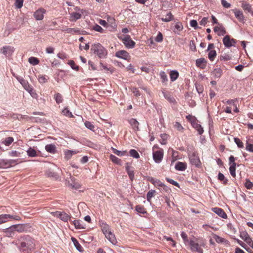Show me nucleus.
<instances>
[{
	"label": "nucleus",
	"mask_w": 253,
	"mask_h": 253,
	"mask_svg": "<svg viewBox=\"0 0 253 253\" xmlns=\"http://www.w3.org/2000/svg\"><path fill=\"white\" fill-rule=\"evenodd\" d=\"M34 240L29 236L21 238L19 249L21 253H31L35 249Z\"/></svg>",
	"instance_id": "1"
},
{
	"label": "nucleus",
	"mask_w": 253,
	"mask_h": 253,
	"mask_svg": "<svg viewBox=\"0 0 253 253\" xmlns=\"http://www.w3.org/2000/svg\"><path fill=\"white\" fill-rule=\"evenodd\" d=\"M91 51L100 58H105L107 55V50L99 43L92 45Z\"/></svg>",
	"instance_id": "2"
},
{
	"label": "nucleus",
	"mask_w": 253,
	"mask_h": 253,
	"mask_svg": "<svg viewBox=\"0 0 253 253\" xmlns=\"http://www.w3.org/2000/svg\"><path fill=\"white\" fill-rule=\"evenodd\" d=\"M189 244L191 250L192 252H197L198 253H203V250L201 247H204L205 245L204 240L199 239L197 240V241L191 240Z\"/></svg>",
	"instance_id": "3"
},
{
	"label": "nucleus",
	"mask_w": 253,
	"mask_h": 253,
	"mask_svg": "<svg viewBox=\"0 0 253 253\" xmlns=\"http://www.w3.org/2000/svg\"><path fill=\"white\" fill-rule=\"evenodd\" d=\"M54 216L59 218L64 222H67L68 220H71V216L65 212L55 211L51 213Z\"/></svg>",
	"instance_id": "4"
},
{
	"label": "nucleus",
	"mask_w": 253,
	"mask_h": 253,
	"mask_svg": "<svg viewBox=\"0 0 253 253\" xmlns=\"http://www.w3.org/2000/svg\"><path fill=\"white\" fill-rule=\"evenodd\" d=\"M223 43L226 47L229 48L231 46H235L236 41L234 39H231L229 36L226 35L223 39Z\"/></svg>",
	"instance_id": "5"
},
{
	"label": "nucleus",
	"mask_w": 253,
	"mask_h": 253,
	"mask_svg": "<svg viewBox=\"0 0 253 253\" xmlns=\"http://www.w3.org/2000/svg\"><path fill=\"white\" fill-rule=\"evenodd\" d=\"M164 156V152L163 150L155 151L153 153V158L156 163H160Z\"/></svg>",
	"instance_id": "6"
},
{
	"label": "nucleus",
	"mask_w": 253,
	"mask_h": 253,
	"mask_svg": "<svg viewBox=\"0 0 253 253\" xmlns=\"http://www.w3.org/2000/svg\"><path fill=\"white\" fill-rule=\"evenodd\" d=\"M14 51L13 47L11 46H4L0 49V53L6 57L10 56Z\"/></svg>",
	"instance_id": "7"
},
{
	"label": "nucleus",
	"mask_w": 253,
	"mask_h": 253,
	"mask_svg": "<svg viewBox=\"0 0 253 253\" xmlns=\"http://www.w3.org/2000/svg\"><path fill=\"white\" fill-rule=\"evenodd\" d=\"M123 42L125 46L129 48H133L135 45V42L133 41L129 36L126 35L123 39Z\"/></svg>",
	"instance_id": "8"
},
{
	"label": "nucleus",
	"mask_w": 253,
	"mask_h": 253,
	"mask_svg": "<svg viewBox=\"0 0 253 253\" xmlns=\"http://www.w3.org/2000/svg\"><path fill=\"white\" fill-rule=\"evenodd\" d=\"M189 160L191 163L196 166L199 167L200 165V161L198 155L194 152L189 155Z\"/></svg>",
	"instance_id": "9"
},
{
	"label": "nucleus",
	"mask_w": 253,
	"mask_h": 253,
	"mask_svg": "<svg viewBox=\"0 0 253 253\" xmlns=\"http://www.w3.org/2000/svg\"><path fill=\"white\" fill-rule=\"evenodd\" d=\"M46 10L43 8H40L37 10L34 13V17L37 20H42L44 17V14Z\"/></svg>",
	"instance_id": "10"
},
{
	"label": "nucleus",
	"mask_w": 253,
	"mask_h": 253,
	"mask_svg": "<svg viewBox=\"0 0 253 253\" xmlns=\"http://www.w3.org/2000/svg\"><path fill=\"white\" fill-rule=\"evenodd\" d=\"M26 225L24 224H17L11 226L9 229L10 230L9 232H13L14 231H17L18 232H23L25 231L26 229ZM7 232H9V231H6Z\"/></svg>",
	"instance_id": "11"
},
{
	"label": "nucleus",
	"mask_w": 253,
	"mask_h": 253,
	"mask_svg": "<svg viewBox=\"0 0 253 253\" xmlns=\"http://www.w3.org/2000/svg\"><path fill=\"white\" fill-rule=\"evenodd\" d=\"M232 11L234 12L235 16L236 18L241 22H245V17L244 16L243 12L236 8L232 9Z\"/></svg>",
	"instance_id": "12"
},
{
	"label": "nucleus",
	"mask_w": 253,
	"mask_h": 253,
	"mask_svg": "<svg viewBox=\"0 0 253 253\" xmlns=\"http://www.w3.org/2000/svg\"><path fill=\"white\" fill-rule=\"evenodd\" d=\"M218 26L214 28L213 31L217 33L218 36H224L226 33V30L221 24H218Z\"/></svg>",
	"instance_id": "13"
},
{
	"label": "nucleus",
	"mask_w": 253,
	"mask_h": 253,
	"mask_svg": "<svg viewBox=\"0 0 253 253\" xmlns=\"http://www.w3.org/2000/svg\"><path fill=\"white\" fill-rule=\"evenodd\" d=\"M115 55L118 58H122L125 60L127 59V58L129 57L128 53L124 50L117 51Z\"/></svg>",
	"instance_id": "14"
},
{
	"label": "nucleus",
	"mask_w": 253,
	"mask_h": 253,
	"mask_svg": "<svg viewBox=\"0 0 253 253\" xmlns=\"http://www.w3.org/2000/svg\"><path fill=\"white\" fill-rule=\"evenodd\" d=\"M23 87L31 94V95L35 98L38 97L37 94L33 91V88L31 85L27 83L24 85Z\"/></svg>",
	"instance_id": "15"
},
{
	"label": "nucleus",
	"mask_w": 253,
	"mask_h": 253,
	"mask_svg": "<svg viewBox=\"0 0 253 253\" xmlns=\"http://www.w3.org/2000/svg\"><path fill=\"white\" fill-rule=\"evenodd\" d=\"M105 237L113 245H116L117 243V239L115 237V235L112 232H110L106 233L105 235Z\"/></svg>",
	"instance_id": "16"
},
{
	"label": "nucleus",
	"mask_w": 253,
	"mask_h": 253,
	"mask_svg": "<svg viewBox=\"0 0 253 253\" xmlns=\"http://www.w3.org/2000/svg\"><path fill=\"white\" fill-rule=\"evenodd\" d=\"M212 211L216 214H217L218 215H219V216L223 218H226L227 217L226 213L221 208H214L212 209Z\"/></svg>",
	"instance_id": "17"
},
{
	"label": "nucleus",
	"mask_w": 253,
	"mask_h": 253,
	"mask_svg": "<svg viewBox=\"0 0 253 253\" xmlns=\"http://www.w3.org/2000/svg\"><path fill=\"white\" fill-rule=\"evenodd\" d=\"M72 222L77 229H84L85 228V225L80 220H74L72 221Z\"/></svg>",
	"instance_id": "18"
},
{
	"label": "nucleus",
	"mask_w": 253,
	"mask_h": 253,
	"mask_svg": "<svg viewBox=\"0 0 253 253\" xmlns=\"http://www.w3.org/2000/svg\"><path fill=\"white\" fill-rule=\"evenodd\" d=\"M126 169L127 171V173L128 175V176L130 179L132 181L134 179V173L133 169L131 168L128 164V163L126 164Z\"/></svg>",
	"instance_id": "19"
},
{
	"label": "nucleus",
	"mask_w": 253,
	"mask_h": 253,
	"mask_svg": "<svg viewBox=\"0 0 253 253\" xmlns=\"http://www.w3.org/2000/svg\"><path fill=\"white\" fill-rule=\"evenodd\" d=\"M222 74V71L219 67H217L214 69L211 72V75L213 76L214 79L220 78Z\"/></svg>",
	"instance_id": "20"
},
{
	"label": "nucleus",
	"mask_w": 253,
	"mask_h": 253,
	"mask_svg": "<svg viewBox=\"0 0 253 253\" xmlns=\"http://www.w3.org/2000/svg\"><path fill=\"white\" fill-rule=\"evenodd\" d=\"M241 6L244 11L250 13L253 16V11L252 10V6L250 4L245 1H242Z\"/></svg>",
	"instance_id": "21"
},
{
	"label": "nucleus",
	"mask_w": 253,
	"mask_h": 253,
	"mask_svg": "<svg viewBox=\"0 0 253 253\" xmlns=\"http://www.w3.org/2000/svg\"><path fill=\"white\" fill-rule=\"evenodd\" d=\"M183 26L182 23L180 22H176L174 25V28L173 29V32L176 34L179 35L180 32L183 30Z\"/></svg>",
	"instance_id": "22"
},
{
	"label": "nucleus",
	"mask_w": 253,
	"mask_h": 253,
	"mask_svg": "<svg viewBox=\"0 0 253 253\" xmlns=\"http://www.w3.org/2000/svg\"><path fill=\"white\" fill-rule=\"evenodd\" d=\"M100 226L101 230L104 235L111 231L110 226L105 222H102L100 224Z\"/></svg>",
	"instance_id": "23"
},
{
	"label": "nucleus",
	"mask_w": 253,
	"mask_h": 253,
	"mask_svg": "<svg viewBox=\"0 0 253 253\" xmlns=\"http://www.w3.org/2000/svg\"><path fill=\"white\" fill-rule=\"evenodd\" d=\"M192 126L196 129V130L198 132L199 134H202L204 132L203 128L202 126L199 124L197 122V121L193 123L192 124Z\"/></svg>",
	"instance_id": "24"
},
{
	"label": "nucleus",
	"mask_w": 253,
	"mask_h": 253,
	"mask_svg": "<svg viewBox=\"0 0 253 253\" xmlns=\"http://www.w3.org/2000/svg\"><path fill=\"white\" fill-rule=\"evenodd\" d=\"M73 179L74 178L71 177V180L72 181V183H70V181H69L68 182V183L67 184V185L69 187H71L72 188H74L76 189H79L81 187L80 184L78 182L74 181Z\"/></svg>",
	"instance_id": "25"
},
{
	"label": "nucleus",
	"mask_w": 253,
	"mask_h": 253,
	"mask_svg": "<svg viewBox=\"0 0 253 253\" xmlns=\"http://www.w3.org/2000/svg\"><path fill=\"white\" fill-rule=\"evenodd\" d=\"M27 154L29 157H35L38 156V154L36 150L32 147H30L26 151Z\"/></svg>",
	"instance_id": "26"
},
{
	"label": "nucleus",
	"mask_w": 253,
	"mask_h": 253,
	"mask_svg": "<svg viewBox=\"0 0 253 253\" xmlns=\"http://www.w3.org/2000/svg\"><path fill=\"white\" fill-rule=\"evenodd\" d=\"M186 164L184 163L178 162H177L175 166V168L176 170L180 171H184L186 169Z\"/></svg>",
	"instance_id": "27"
},
{
	"label": "nucleus",
	"mask_w": 253,
	"mask_h": 253,
	"mask_svg": "<svg viewBox=\"0 0 253 253\" xmlns=\"http://www.w3.org/2000/svg\"><path fill=\"white\" fill-rule=\"evenodd\" d=\"M12 217L13 215L10 214H3L0 215V224L8 221L9 219Z\"/></svg>",
	"instance_id": "28"
},
{
	"label": "nucleus",
	"mask_w": 253,
	"mask_h": 253,
	"mask_svg": "<svg viewBox=\"0 0 253 253\" xmlns=\"http://www.w3.org/2000/svg\"><path fill=\"white\" fill-rule=\"evenodd\" d=\"M56 146L52 144H47L45 146L46 151L50 153H55L56 152Z\"/></svg>",
	"instance_id": "29"
},
{
	"label": "nucleus",
	"mask_w": 253,
	"mask_h": 253,
	"mask_svg": "<svg viewBox=\"0 0 253 253\" xmlns=\"http://www.w3.org/2000/svg\"><path fill=\"white\" fill-rule=\"evenodd\" d=\"M149 180L151 183H152L155 186L161 187L163 184L160 180L155 179L153 177H150L149 178Z\"/></svg>",
	"instance_id": "30"
},
{
	"label": "nucleus",
	"mask_w": 253,
	"mask_h": 253,
	"mask_svg": "<svg viewBox=\"0 0 253 253\" xmlns=\"http://www.w3.org/2000/svg\"><path fill=\"white\" fill-rule=\"evenodd\" d=\"M129 123L135 130H139V127H138L139 123L136 119H131L129 121Z\"/></svg>",
	"instance_id": "31"
},
{
	"label": "nucleus",
	"mask_w": 253,
	"mask_h": 253,
	"mask_svg": "<svg viewBox=\"0 0 253 253\" xmlns=\"http://www.w3.org/2000/svg\"><path fill=\"white\" fill-rule=\"evenodd\" d=\"M163 93L165 98L169 102L174 103L175 102V99L169 93L163 91Z\"/></svg>",
	"instance_id": "32"
},
{
	"label": "nucleus",
	"mask_w": 253,
	"mask_h": 253,
	"mask_svg": "<svg viewBox=\"0 0 253 253\" xmlns=\"http://www.w3.org/2000/svg\"><path fill=\"white\" fill-rule=\"evenodd\" d=\"M169 76L171 81L174 82L178 78L179 76V73L176 70H172L170 71Z\"/></svg>",
	"instance_id": "33"
},
{
	"label": "nucleus",
	"mask_w": 253,
	"mask_h": 253,
	"mask_svg": "<svg viewBox=\"0 0 253 253\" xmlns=\"http://www.w3.org/2000/svg\"><path fill=\"white\" fill-rule=\"evenodd\" d=\"M110 159L112 162L115 164L121 166L122 165L121 160L114 155L111 154L110 156Z\"/></svg>",
	"instance_id": "34"
},
{
	"label": "nucleus",
	"mask_w": 253,
	"mask_h": 253,
	"mask_svg": "<svg viewBox=\"0 0 253 253\" xmlns=\"http://www.w3.org/2000/svg\"><path fill=\"white\" fill-rule=\"evenodd\" d=\"M71 239L76 249L79 252H82L83 251V248L77 240L74 237H72Z\"/></svg>",
	"instance_id": "35"
},
{
	"label": "nucleus",
	"mask_w": 253,
	"mask_h": 253,
	"mask_svg": "<svg viewBox=\"0 0 253 253\" xmlns=\"http://www.w3.org/2000/svg\"><path fill=\"white\" fill-rule=\"evenodd\" d=\"M78 153V151L74 150H67L65 152V158L69 160L70 159L71 157L74 155Z\"/></svg>",
	"instance_id": "36"
},
{
	"label": "nucleus",
	"mask_w": 253,
	"mask_h": 253,
	"mask_svg": "<svg viewBox=\"0 0 253 253\" xmlns=\"http://www.w3.org/2000/svg\"><path fill=\"white\" fill-rule=\"evenodd\" d=\"M173 16L171 12H168L165 18H162L161 20L163 22H168L172 20Z\"/></svg>",
	"instance_id": "37"
},
{
	"label": "nucleus",
	"mask_w": 253,
	"mask_h": 253,
	"mask_svg": "<svg viewBox=\"0 0 253 253\" xmlns=\"http://www.w3.org/2000/svg\"><path fill=\"white\" fill-rule=\"evenodd\" d=\"M112 150L114 154L119 156H123L127 155L126 151H121L113 147L112 148Z\"/></svg>",
	"instance_id": "38"
},
{
	"label": "nucleus",
	"mask_w": 253,
	"mask_h": 253,
	"mask_svg": "<svg viewBox=\"0 0 253 253\" xmlns=\"http://www.w3.org/2000/svg\"><path fill=\"white\" fill-rule=\"evenodd\" d=\"M236 163H233V164L230 165L229 171L230 174L234 177L236 176Z\"/></svg>",
	"instance_id": "39"
},
{
	"label": "nucleus",
	"mask_w": 253,
	"mask_h": 253,
	"mask_svg": "<svg viewBox=\"0 0 253 253\" xmlns=\"http://www.w3.org/2000/svg\"><path fill=\"white\" fill-rule=\"evenodd\" d=\"M156 191L154 190H150L147 194V200L151 202V199L155 195Z\"/></svg>",
	"instance_id": "40"
},
{
	"label": "nucleus",
	"mask_w": 253,
	"mask_h": 253,
	"mask_svg": "<svg viewBox=\"0 0 253 253\" xmlns=\"http://www.w3.org/2000/svg\"><path fill=\"white\" fill-rule=\"evenodd\" d=\"M29 62L33 65H37L39 63V59L35 57H31L28 59Z\"/></svg>",
	"instance_id": "41"
},
{
	"label": "nucleus",
	"mask_w": 253,
	"mask_h": 253,
	"mask_svg": "<svg viewBox=\"0 0 253 253\" xmlns=\"http://www.w3.org/2000/svg\"><path fill=\"white\" fill-rule=\"evenodd\" d=\"M173 127L175 129L180 132H183L184 128L182 126L179 122H175L173 125Z\"/></svg>",
	"instance_id": "42"
},
{
	"label": "nucleus",
	"mask_w": 253,
	"mask_h": 253,
	"mask_svg": "<svg viewBox=\"0 0 253 253\" xmlns=\"http://www.w3.org/2000/svg\"><path fill=\"white\" fill-rule=\"evenodd\" d=\"M216 55V51L215 50H210L209 52L208 57L211 61H213Z\"/></svg>",
	"instance_id": "43"
},
{
	"label": "nucleus",
	"mask_w": 253,
	"mask_h": 253,
	"mask_svg": "<svg viewBox=\"0 0 253 253\" xmlns=\"http://www.w3.org/2000/svg\"><path fill=\"white\" fill-rule=\"evenodd\" d=\"M135 210L139 213L144 214L146 213V211L143 206L137 205L135 207Z\"/></svg>",
	"instance_id": "44"
},
{
	"label": "nucleus",
	"mask_w": 253,
	"mask_h": 253,
	"mask_svg": "<svg viewBox=\"0 0 253 253\" xmlns=\"http://www.w3.org/2000/svg\"><path fill=\"white\" fill-rule=\"evenodd\" d=\"M18 160V159L7 160V162L5 163V166L6 167L14 166L17 164Z\"/></svg>",
	"instance_id": "45"
},
{
	"label": "nucleus",
	"mask_w": 253,
	"mask_h": 253,
	"mask_svg": "<svg viewBox=\"0 0 253 253\" xmlns=\"http://www.w3.org/2000/svg\"><path fill=\"white\" fill-rule=\"evenodd\" d=\"M84 125H85V127L86 128H87L88 129H89V130H91L92 131H94L95 126L92 124V123H91L90 122H88V121H86L84 123Z\"/></svg>",
	"instance_id": "46"
},
{
	"label": "nucleus",
	"mask_w": 253,
	"mask_h": 253,
	"mask_svg": "<svg viewBox=\"0 0 253 253\" xmlns=\"http://www.w3.org/2000/svg\"><path fill=\"white\" fill-rule=\"evenodd\" d=\"M54 99H55L56 102L57 104H59L61 103L63 101L62 95L59 93H57L54 95Z\"/></svg>",
	"instance_id": "47"
},
{
	"label": "nucleus",
	"mask_w": 253,
	"mask_h": 253,
	"mask_svg": "<svg viewBox=\"0 0 253 253\" xmlns=\"http://www.w3.org/2000/svg\"><path fill=\"white\" fill-rule=\"evenodd\" d=\"M169 151L171 152V156L173 161L177 160L178 159V152L177 151H174L172 149H170Z\"/></svg>",
	"instance_id": "48"
},
{
	"label": "nucleus",
	"mask_w": 253,
	"mask_h": 253,
	"mask_svg": "<svg viewBox=\"0 0 253 253\" xmlns=\"http://www.w3.org/2000/svg\"><path fill=\"white\" fill-rule=\"evenodd\" d=\"M14 141V139L12 137H7L4 141H3V143L6 146H9Z\"/></svg>",
	"instance_id": "49"
},
{
	"label": "nucleus",
	"mask_w": 253,
	"mask_h": 253,
	"mask_svg": "<svg viewBox=\"0 0 253 253\" xmlns=\"http://www.w3.org/2000/svg\"><path fill=\"white\" fill-rule=\"evenodd\" d=\"M129 154L130 156L134 158L138 159L139 158V154L134 149H131L129 151Z\"/></svg>",
	"instance_id": "50"
},
{
	"label": "nucleus",
	"mask_w": 253,
	"mask_h": 253,
	"mask_svg": "<svg viewBox=\"0 0 253 253\" xmlns=\"http://www.w3.org/2000/svg\"><path fill=\"white\" fill-rule=\"evenodd\" d=\"M218 180L223 182L224 184H226L227 183V179L225 178L224 175L221 172H219L218 175Z\"/></svg>",
	"instance_id": "51"
},
{
	"label": "nucleus",
	"mask_w": 253,
	"mask_h": 253,
	"mask_svg": "<svg viewBox=\"0 0 253 253\" xmlns=\"http://www.w3.org/2000/svg\"><path fill=\"white\" fill-rule=\"evenodd\" d=\"M71 17L74 20H77L81 18V14L79 12H73L71 14Z\"/></svg>",
	"instance_id": "52"
},
{
	"label": "nucleus",
	"mask_w": 253,
	"mask_h": 253,
	"mask_svg": "<svg viewBox=\"0 0 253 253\" xmlns=\"http://www.w3.org/2000/svg\"><path fill=\"white\" fill-rule=\"evenodd\" d=\"M234 142L237 144L239 148H243L244 147L243 143L239 138L237 137L234 138Z\"/></svg>",
	"instance_id": "53"
},
{
	"label": "nucleus",
	"mask_w": 253,
	"mask_h": 253,
	"mask_svg": "<svg viewBox=\"0 0 253 253\" xmlns=\"http://www.w3.org/2000/svg\"><path fill=\"white\" fill-rule=\"evenodd\" d=\"M159 189L161 191H164L167 193H169L170 191V189L166 186L164 183H163L162 186L159 188Z\"/></svg>",
	"instance_id": "54"
},
{
	"label": "nucleus",
	"mask_w": 253,
	"mask_h": 253,
	"mask_svg": "<svg viewBox=\"0 0 253 253\" xmlns=\"http://www.w3.org/2000/svg\"><path fill=\"white\" fill-rule=\"evenodd\" d=\"M246 149L247 151L253 152V144L249 143L248 141H247L246 143Z\"/></svg>",
	"instance_id": "55"
},
{
	"label": "nucleus",
	"mask_w": 253,
	"mask_h": 253,
	"mask_svg": "<svg viewBox=\"0 0 253 253\" xmlns=\"http://www.w3.org/2000/svg\"><path fill=\"white\" fill-rule=\"evenodd\" d=\"M160 76L162 80V82L164 83L168 81V78L165 72L162 71L160 73Z\"/></svg>",
	"instance_id": "56"
},
{
	"label": "nucleus",
	"mask_w": 253,
	"mask_h": 253,
	"mask_svg": "<svg viewBox=\"0 0 253 253\" xmlns=\"http://www.w3.org/2000/svg\"><path fill=\"white\" fill-rule=\"evenodd\" d=\"M15 5L16 8H21L23 5V0H15Z\"/></svg>",
	"instance_id": "57"
},
{
	"label": "nucleus",
	"mask_w": 253,
	"mask_h": 253,
	"mask_svg": "<svg viewBox=\"0 0 253 253\" xmlns=\"http://www.w3.org/2000/svg\"><path fill=\"white\" fill-rule=\"evenodd\" d=\"M245 186L247 189H251L253 187V183L249 179H246Z\"/></svg>",
	"instance_id": "58"
},
{
	"label": "nucleus",
	"mask_w": 253,
	"mask_h": 253,
	"mask_svg": "<svg viewBox=\"0 0 253 253\" xmlns=\"http://www.w3.org/2000/svg\"><path fill=\"white\" fill-rule=\"evenodd\" d=\"M92 29H93L95 31L99 32L101 33H103L104 31V30L102 29V28L97 24H95V25H94L92 27Z\"/></svg>",
	"instance_id": "59"
},
{
	"label": "nucleus",
	"mask_w": 253,
	"mask_h": 253,
	"mask_svg": "<svg viewBox=\"0 0 253 253\" xmlns=\"http://www.w3.org/2000/svg\"><path fill=\"white\" fill-rule=\"evenodd\" d=\"M68 64L70 65L71 68L73 69H74L76 71H78L79 70V67L78 66H76L75 64V62L73 60H70L69 61Z\"/></svg>",
	"instance_id": "60"
},
{
	"label": "nucleus",
	"mask_w": 253,
	"mask_h": 253,
	"mask_svg": "<svg viewBox=\"0 0 253 253\" xmlns=\"http://www.w3.org/2000/svg\"><path fill=\"white\" fill-rule=\"evenodd\" d=\"M213 238L216 241L217 243H223L224 241V239L219 236L214 234L213 235Z\"/></svg>",
	"instance_id": "61"
},
{
	"label": "nucleus",
	"mask_w": 253,
	"mask_h": 253,
	"mask_svg": "<svg viewBox=\"0 0 253 253\" xmlns=\"http://www.w3.org/2000/svg\"><path fill=\"white\" fill-rule=\"evenodd\" d=\"M9 155L11 157H19L20 155V153L17 151H11L8 153Z\"/></svg>",
	"instance_id": "62"
},
{
	"label": "nucleus",
	"mask_w": 253,
	"mask_h": 253,
	"mask_svg": "<svg viewBox=\"0 0 253 253\" xmlns=\"http://www.w3.org/2000/svg\"><path fill=\"white\" fill-rule=\"evenodd\" d=\"M250 236L247 232L245 231H243L240 233V237L244 241H245Z\"/></svg>",
	"instance_id": "63"
},
{
	"label": "nucleus",
	"mask_w": 253,
	"mask_h": 253,
	"mask_svg": "<svg viewBox=\"0 0 253 253\" xmlns=\"http://www.w3.org/2000/svg\"><path fill=\"white\" fill-rule=\"evenodd\" d=\"M163 36L161 33L159 32L155 38V41L158 42L163 41Z\"/></svg>",
	"instance_id": "64"
}]
</instances>
